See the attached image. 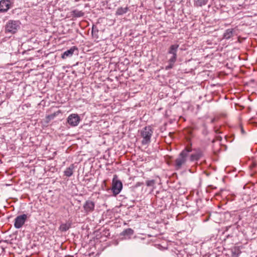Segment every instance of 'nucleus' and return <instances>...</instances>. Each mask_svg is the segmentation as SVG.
Here are the masks:
<instances>
[{
  "label": "nucleus",
  "mask_w": 257,
  "mask_h": 257,
  "mask_svg": "<svg viewBox=\"0 0 257 257\" xmlns=\"http://www.w3.org/2000/svg\"><path fill=\"white\" fill-rule=\"evenodd\" d=\"M192 151L191 146H187L181 151L178 157L176 159L174 163V167L176 170L181 169L187 160L189 153Z\"/></svg>",
  "instance_id": "f257e3e1"
},
{
  "label": "nucleus",
  "mask_w": 257,
  "mask_h": 257,
  "mask_svg": "<svg viewBox=\"0 0 257 257\" xmlns=\"http://www.w3.org/2000/svg\"><path fill=\"white\" fill-rule=\"evenodd\" d=\"M153 133V130L150 126H146L141 130V136L143 139L142 140L143 145H148L151 142Z\"/></svg>",
  "instance_id": "f03ea898"
},
{
  "label": "nucleus",
  "mask_w": 257,
  "mask_h": 257,
  "mask_svg": "<svg viewBox=\"0 0 257 257\" xmlns=\"http://www.w3.org/2000/svg\"><path fill=\"white\" fill-rule=\"evenodd\" d=\"M21 22L19 21L9 20L5 26L6 33L14 34L20 28Z\"/></svg>",
  "instance_id": "7ed1b4c3"
},
{
  "label": "nucleus",
  "mask_w": 257,
  "mask_h": 257,
  "mask_svg": "<svg viewBox=\"0 0 257 257\" xmlns=\"http://www.w3.org/2000/svg\"><path fill=\"white\" fill-rule=\"evenodd\" d=\"M28 218L27 214H23L18 216L15 219L14 226L16 228H21L25 224Z\"/></svg>",
  "instance_id": "20e7f679"
},
{
  "label": "nucleus",
  "mask_w": 257,
  "mask_h": 257,
  "mask_svg": "<svg viewBox=\"0 0 257 257\" xmlns=\"http://www.w3.org/2000/svg\"><path fill=\"white\" fill-rule=\"evenodd\" d=\"M80 121V118L77 114H71L67 118V122L72 126L78 125Z\"/></svg>",
  "instance_id": "39448f33"
},
{
  "label": "nucleus",
  "mask_w": 257,
  "mask_h": 257,
  "mask_svg": "<svg viewBox=\"0 0 257 257\" xmlns=\"http://www.w3.org/2000/svg\"><path fill=\"white\" fill-rule=\"evenodd\" d=\"M179 47V45L174 44L172 45L169 49L168 53L169 54L172 55V56L169 59V62L171 63H174L175 62L177 58V52L178 50V48Z\"/></svg>",
  "instance_id": "423d86ee"
},
{
  "label": "nucleus",
  "mask_w": 257,
  "mask_h": 257,
  "mask_svg": "<svg viewBox=\"0 0 257 257\" xmlns=\"http://www.w3.org/2000/svg\"><path fill=\"white\" fill-rule=\"evenodd\" d=\"M122 187V184L120 181L115 180L114 179L112 181V190L113 194L115 196L118 194L121 191Z\"/></svg>",
  "instance_id": "0eeeda50"
},
{
  "label": "nucleus",
  "mask_w": 257,
  "mask_h": 257,
  "mask_svg": "<svg viewBox=\"0 0 257 257\" xmlns=\"http://www.w3.org/2000/svg\"><path fill=\"white\" fill-rule=\"evenodd\" d=\"M12 4L11 0H1L0 1V12H7L11 8Z\"/></svg>",
  "instance_id": "6e6552de"
},
{
  "label": "nucleus",
  "mask_w": 257,
  "mask_h": 257,
  "mask_svg": "<svg viewBox=\"0 0 257 257\" xmlns=\"http://www.w3.org/2000/svg\"><path fill=\"white\" fill-rule=\"evenodd\" d=\"M78 49L76 46H73L69 50L65 51L62 55V58L66 59L68 57H71L73 54H78Z\"/></svg>",
  "instance_id": "1a4fd4ad"
},
{
  "label": "nucleus",
  "mask_w": 257,
  "mask_h": 257,
  "mask_svg": "<svg viewBox=\"0 0 257 257\" xmlns=\"http://www.w3.org/2000/svg\"><path fill=\"white\" fill-rule=\"evenodd\" d=\"M94 202L90 200H87L83 205V208L86 213L92 212L94 210Z\"/></svg>",
  "instance_id": "9d476101"
},
{
  "label": "nucleus",
  "mask_w": 257,
  "mask_h": 257,
  "mask_svg": "<svg viewBox=\"0 0 257 257\" xmlns=\"http://www.w3.org/2000/svg\"><path fill=\"white\" fill-rule=\"evenodd\" d=\"M203 156V152L200 149L195 150L190 156V160L191 162L197 161Z\"/></svg>",
  "instance_id": "9b49d317"
},
{
  "label": "nucleus",
  "mask_w": 257,
  "mask_h": 257,
  "mask_svg": "<svg viewBox=\"0 0 257 257\" xmlns=\"http://www.w3.org/2000/svg\"><path fill=\"white\" fill-rule=\"evenodd\" d=\"M128 8L127 7L124 8L119 7L117 9L115 12V15L121 16L123 14H126L128 11Z\"/></svg>",
  "instance_id": "f8f14e48"
},
{
  "label": "nucleus",
  "mask_w": 257,
  "mask_h": 257,
  "mask_svg": "<svg viewBox=\"0 0 257 257\" xmlns=\"http://www.w3.org/2000/svg\"><path fill=\"white\" fill-rule=\"evenodd\" d=\"M74 166L73 164H71L69 167L67 168L64 171V175L67 177H70L73 174V170Z\"/></svg>",
  "instance_id": "ddd939ff"
},
{
  "label": "nucleus",
  "mask_w": 257,
  "mask_h": 257,
  "mask_svg": "<svg viewBox=\"0 0 257 257\" xmlns=\"http://www.w3.org/2000/svg\"><path fill=\"white\" fill-rule=\"evenodd\" d=\"M232 29H227L223 34V38L225 39H229L233 36Z\"/></svg>",
  "instance_id": "4468645a"
},
{
  "label": "nucleus",
  "mask_w": 257,
  "mask_h": 257,
  "mask_svg": "<svg viewBox=\"0 0 257 257\" xmlns=\"http://www.w3.org/2000/svg\"><path fill=\"white\" fill-rule=\"evenodd\" d=\"M71 13L73 17L75 18L81 17L84 15V13L82 11L77 10H74L72 11Z\"/></svg>",
  "instance_id": "2eb2a0df"
},
{
  "label": "nucleus",
  "mask_w": 257,
  "mask_h": 257,
  "mask_svg": "<svg viewBox=\"0 0 257 257\" xmlns=\"http://www.w3.org/2000/svg\"><path fill=\"white\" fill-rule=\"evenodd\" d=\"M70 223H63L60 225L59 227V230H61V231H66L70 228Z\"/></svg>",
  "instance_id": "dca6fc26"
},
{
  "label": "nucleus",
  "mask_w": 257,
  "mask_h": 257,
  "mask_svg": "<svg viewBox=\"0 0 257 257\" xmlns=\"http://www.w3.org/2000/svg\"><path fill=\"white\" fill-rule=\"evenodd\" d=\"M208 0H197L194 3V5L196 7H201L206 5L208 3Z\"/></svg>",
  "instance_id": "f3484780"
},
{
  "label": "nucleus",
  "mask_w": 257,
  "mask_h": 257,
  "mask_svg": "<svg viewBox=\"0 0 257 257\" xmlns=\"http://www.w3.org/2000/svg\"><path fill=\"white\" fill-rule=\"evenodd\" d=\"M98 30L96 27L94 26L92 28L91 34L93 39H97L98 38Z\"/></svg>",
  "instance_id": "a211bd4d"
},
{
  "label": "nucleus",
  "mask_w": 257,
  "mask_h": 257,
  "mask_svg": "<svg viewBox=\"0 0 257 257\" xmlns=\"http://www.w3.org/2000/svg\"><path fill=\"white\" fill-rule=\"evenodd\" d=\"M134 230L131 228H127L123 230L121 234L124 236H131L134 234Z\"/></svg>",
  "instance_id": "6ab92c4d"
},
{
  "label": "nucleus",
  "mask_w": 257,
  "mask_h": 257,
  "mask_svg": "<svg viewBox=\"0 0 257 257\" xmlns=\"http://www.w3.org/2000/svg\"><path fill=\"white\" fill-rule=\"evenodd\" d=\"M155 182L154 180H149L146 182L147 186H153L155 185Z\"/></svg>",
  "instance_id": "aec40b11"
},
{
  "label": "nucleus",
  "mask_w": 257,
  "mask_h": 257,
  "mask_svg": "<svg viewBox=\"0 0 257 257\" xmlns=\"http://www.w3.org/2000/svg\"><path fill=\"white\" fill-rule=\"evenodd\" d=\"M55 116V115L54 114H51V115H49L47 116V118L49 119H53L54 118V117Z\"/></svg>",
  "instance_id": "412c9836"
},
{
  "label": "nucleus",
  "mask_w": 257,
  "mask_h": 257,
  "mask_svg": "<svg viewBox=\"0 0 257 257\" xmlns=\"http://www.w3.org/2000/svg\"><path fill=\"white\" fill-rule=\"evenodd\" d=\"M172 68V65H168V66H167L166 67V69L167 70H168V69H171V68Z\"/></svg>",
  "instance_id": "4be33fe9"
}]
</instances>
